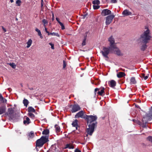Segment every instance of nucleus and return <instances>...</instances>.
<instances>
[{"mask_svg":"<svg viewBox=\"0 0 152 152\" xmlns=\"http://www.w3.org/2000/svg\"><path fill=\"white\" fill-rule=\"evenodd\" d=\"M150 34V30L147 28L141 35L140 37L137 40L138 44L142 51H144L147 48L148 46L147 44L149 42L152 37Z\"/></svg>","mask_w":152,"mask_h":152,"instance_id":"obj_1","label":"nucleus"},{"mask_svg":"<svg viewBox=\"0 0 152 152\" xmlns=\"http://www.w3.org/2000/svg\"><path fill=\"white\" fill-rule=\"evenodd\" d=\"M113 36H111L108 39V41L109 42V46L108 47L103 46L102 50L100 51V53L102 54L103 56L105 58H108V54L110 53H112V48H115L114 45H113Z\"/></svg>","mask_w":152,"mask_h":152,"instance_id":"obj_2","label":"nucleus"},{"mask_svg":"<svg viewBox=\"0 0 152 152\" xmlns=\"http://www.w3.org/2000/svg\"><path fill=\"white\" fill-rule=\"evenodd\" d=\"M113 45H114L115 48H112V53L114 52V53L115 54H116L118 56H121L123 55V54L121 53V50L119 49L117 47L116 43L115 42V40L114 38L113 37Z\"/></svg>","mask_w":152,"mask_h":152,"instance_id":"obj_3","label":"nucleus"},{"mask_svg":"<svg viewBox=\"0 0 152 152\" xmlns=\"http://www.w3.org/2000/svg\"><path fill=\"white\" fill-rule=\"evenodd\" d=\"M86 119L87 121V125L92 124L94 123L93 122L95 121L97 119V117L96 115L93 116L92 115H86Z\"/></svg>","mask_w":152,"mask_h":152,"instance_id":"obj_4","label":"nucleus"},{"mask_svg":"<svg viewBox=\"0 0 152 152\" xmlns=\"http://www.w3.org/2000/svg\"><path fill=\"white\" fill-rule=\"evenodd\" d=\"M95 125V123L92 124H90L89 125H88L89 128L86 129V131L88 133L86 136H88V134L90 136H91L92 135V134L94 131Z\"/></svg>","mask_w":152,"mask_h":152,"instance_id":"obj_5","label":"nucleus"},{"mask_svg":"<svg viewBox=\"0 0 152 152\" xmlns=\"http://www.w3.org/2000/svg\"><path fill=\"white\" fill-rule=\"evenodd\" d=\"M5 115H7L10 119L12 120L15 117V113L13 109L10 107L8 108L7 112L5 113Z\"/></svg>","mask_w":152,"mask_h":152,"instance_id":"obj_6","label":"nucleus"},{"mask_svg":"<svg viewBox=\"0 0 152 152\" xmlns=\"http://www.w3.org/2000/svg\"><path fill=\"white\" fill-rule=\"evenodd\" d=\"M105 88L103 87H101L100 88H96L94 89V93L95 95L96 94V92L97 91H99L97 94L101 96H102L105 94L104 92Z\"/></svg>","mask_w":152,"mask_h":152,"instance_id":"obj_7","label":"nucleus"},{"mask_svg":"<svg viewBox=\"0 0 152 152\" xmlns=\"http://www.w3.org/2000/svg\"><path fill=\"white\" fill-rule=\"evenodd\" d=\"M71 106L72 107L71 111L72 113L76 112L81 109L80 107L78 104H72Z\"/></svg>","mask_w":152,"mask_h":152,"instance_id":"obj_8","label":"nucleus"},{"mask_svg":"<svg viewBox=\"0 0 152 152\" xmlns=\"http://www.w3.org/2000/svg\"><path fill=\"white\" fill-rule=\"evenodd\" d=\"M84 112L83 111H80L76 114L75 115V117L76 118H81L86 119V115H84Z\"/></svg>","mask_w":152,"mask_h":152,"instance_id":"obj_9","label":"nucleus"},{"mask_svg":"<svg viewBox=\"0 0 152 152\" xmlns=\"http://www.w3.org/2000/svg\"><path fill=\"white\" fill-rule=\"evenodd\" d=\"M115 16L113 15H111L106 17L105 23L106 25L110 24L112 21Z\"/></svg>","mask_w":152,"mask_h":152,"instance_id":"obj_10","label":"nucleus"},{"mask_svg":"<svg viewBox=\"0 0 152 152\" xmlns=\"http://www.w3.org/2000/svg\"><path fill=\"white\" fill-rule=\"evenodd\" d=\"M111 13V12L110 10L108 9H105L102 10L101 13V14L103 16H105L110 15Z\"/></svg>","mask_w":152,"mask_h":152,"instance_id":"obj_11","label":"nucleus"},{"mask_svg":"<svg viewBox=\"0 0 152 152\" xmlns=\"http://www.w3.org/2000/svg\"><path fill=\"white\" fill-rule=\"evenodd\" d=\"M48 138V136L45 135L42 136L40 139L44 144L49 141Z\"/></svg>","mask_w":152,"mask_h":152,"instance_id":"obj_12","label":"nucleus"},{"mask_svg":"<svg viewBox=\"0 0 152 152\" xmlns=\"http://www.w3.org/2000/svg\"><path fill=\"white\" fill-rule=\"evenodd\" d=\"M44 144L43 143L42 141L39 139L37 140L36 142V147H42Z\"/></svg>","mask_w":152,"mask_h":152,"instance_id":"obj_13","label":"nucleus"},{"mask_svg":"<svg viewBox=\"0 0 152 152\" xmlns=\"http://www.w3.org/2000/svg\"><path fill=\"white\" fill-rule=\"evenodd\" d=\"M108 84L109 86L113 88L116 86V82L114 80H111L108 82Z\"/></svg>","mask_w":152,"mask_h":152,"instance_id":"obj_14","label":"nucleus"},{"mask_svg":"<svg viewBox=\"0 0 152 152\" xmlns=\"http://www.w3.org/2000/svg\"><path fill=\"white\" fill-rule=\"evenodd\" d=\"M124 16L131 15H132V12L127 10H124L122 13Z\"/></svg>","mask_w":152,"mask_h":152,"instance_id":"obj_15","label":"nucleus"},{"mask_svg":"<svg viewBox=\"0 0 152 152\" xmlns=\"http://www.w3.org/2000/svg\"><path fill=\"white\" fill-rule=\"evenodd\" d=\"M6 110V106L2 105L0 107V115L2 114L5 112Z\"/></svg>","mask_w":152,"mask_h":152,"instance_id":"obj_16","label":"nucleus"},{"mask_svg":"<svg viewBox=\"0 0 152 152\" xmlns=\"http://www.w3.org/2000/svg\"><path fill=\"white\" fill-rule=\"evenodd\" d=\"M77 122L78 120L77 119H75L72 122V124L73 126L75 127L76 128V130H77V128L78 127Z\"/></svg>","mask_w":152,"mask_h":152,"instance_id":"obj_17","label":"nucleus"},{"mask_svg":"<svg viewBox=\"0 0 152 152\" xmlns=\"http://www.w3.org/2000/svg\"><path fill=\"white\" fill-rule=\"evenodd\" d=\"M126 75L124 72H120L117 75V77L119 78H122Z\"/></svg>","mask_w":152,"mask_h":152,"instance_id":"obj_18","label":"nucleus"},{"mask_svg":"<svg viewBox=\"0 0 152 152\" xmlns=\"http://www.w3.org/2000/svg\"><path fill=\"white\" fill-rule=\"evenodd\" d=\"M0 102H2L4 103H7V99L4 98L2 94L0 93Z\"/></svg>","mask_w":152,"mask_h":152,"instance_id":"obj_19","label":"nucleus"},{"mask_svg":"<svg viewBox=\"0 0 152 152\" xmlns=\"http://www.w3.org/2000/svg\"><path fill=\"white\" fill-rule=\"evenodd\" d=\"M64 148L73 149L74 148V146L71 143L68 144L66 145Z\"/></svg>","mask_w":152,"mask_h":152,"instance_id":"obj_20","label":"nucleus"},{"mask_svg":"<svg viewBox=\"0 0 152 152\" xmlns=\"http://www.w3.org/2000/svg\"><path fill=\"white\" fill-rule=\"evenodd\" d=\"M28 113H34L35 112V110L32 107H29L28 108Z\"/></svg>","mask_w":152,"mask_h":152,"instance_id":"obj_21","label":"nucleus"},{"mask_svg":"<svg viewBox=\"0 0 152 152\" xmlns=\"http://www.w3.org/2000/svg\"><path fill=\"white\" fill-rule=\"evenodd\" d=\"M53 151V152H58V151L57 148H56V145H53L50 148Z\"/></svg>","mask_w":152,"mask_h":152,"instance_id":"obj_22","label":"nucleus"},{"mask_svg":"<svg viewBox=\"0 0 152 152\" xmlns=\"http://www.w3.org/2000/svg\"><path fill=\"white\" fill-rule=\"evenodd\" d=\"M130 81V83L131 84H135L136 83L135 78L134 77H132L131 78Z\"/></svg>","mask_w":152,"mask_h":152,"instance_id":"obj_23","label":"nucleus"},{"mask_svg":"<svg viewBox=\"0 0 152 152\" xmlns=\"http://www.w3.org/2000/svg\"><path fill=\"white\" fill-rule=\"evenodd\" d=\"M56 132L57 133H59L60 131V128L59 126L56 125L55 126Z\"/></svg>","mask_w":152,"mask_h":152,"instance_id":"obj_24","label":"nucleus"},{"mask_svg":"<svg viewBox=\"0 0 152 152\" xmlns=\"http://www.w3.org/2000/svg\"><path fill=\"white\" fill-rule=\"evenodd\" d=\"M35 31L37 32L38 35L40 36V38L41 39H42L43 38L42 36V34H41V31L40 30H39L37 28H36Z\"/></svg>","mask_w":152,"mask_h":152,"instance_id":"obj_25","label":"nucleus"},{"mask_svg":"<svg viewBox=\"0 0 152 152\" xmlns=\"http://www.w3.org/2000/svg\"><path fill=\"white\" fill-rule=\"evenodd\" d=\"M30 119L27 117H26V120H24L23 121V123L24 124H28L30 123Z\"/></svg>","mask_w":152,"mask_h":152,"instance_id":"obj_26","label":"nucleus"},{"mask_svg":"<svg viewBox=\"0 0 152 152\" xmlns=\"http://www.w3.org/2000/svg\"><path fill=\"white\" fill-rule=\"evenodd\" d=\"M49 133V130L48 129H44L42 132V134L43 135H47Z\"/></svg>","mask_w":152,"mask_h":152,"instance_id":"obj_27","label":"nucleus"},{"mask_svg":"<svg viewBox=\"0 0 152 152\" xmlns=\"http://www.w3.org/2000/svg\"><path fill=\"white\" fill-rule=\"evenodd\" d=\"M32 43V40L31 39H29L28 41V42H27V45L26 46L27 48H29L31 45V44Z\"/></svg>","mask_w":152,"mask_h":152,"instance_id":"obj_28","label":"nucleus"},{"mask_svg":"<svg viewBox=\"0 0 152 152\" xmlns=\"http://www.w3.org/2000/svg\"><path fill=\"white\" fill-rule=\"evenodd\" d=\"M87 32H86L85 33L86 35L84 37V39H83V42L82 43V45L83 46H84L86 45V38L87 37Z\"/></svg>","mask_w":152,"mask_h":152,"instance_id":"obj_29","label":"nucleus"},{"mask_svg":"<svg viewBox=\"0 0 152 152\" xmlns=\"http://www.w3.org/2000/svg\"><path fill=\"white\" fill-rule=\"evenodd\" d=\"M23 103L24 106L27 107L28 104L29 102L27 99H24L23 101Z\"/></svg>","mask_w":152,"mask_h":152,"instance_id":"obj_30","label":"nucleus"},{"mask_svg":"<svg viewBox=\"0 0 152 152\" xmlns=\"http://www.w3.org/2000/svg\"><path fill=\"white\" fill-rule=\"evenodd\" d=\"M100 3L99 0H94L92 1V4L93 5H99L100 4Z\"/></svg>","mask_w":152,"mask_h":152,"instance_id":"obj_31","label":"nucleus"},{"mask_svg":"<svg viewBox=\"0 0 152 152\" xmlns=\"http://www.w3.org/2000/svg\"><path fill=\"white\" fill-rule=\"evenodd\" d=\"M28 137L29 138H32L34 136V132H31L28 134Z\"/></svg>","mask_w":152,"mask_h":152,"instance_id":"obj_32","label":"nucleus"},{"mask_svg":"<svg viewBox=\"0 0 152 152\" xmlns=\"http://www.w3.org/2000/svg\"><path fill=\"white\" fill-rule=\"evenodd\" d=\"M140 76L141 77L143 78L145 80H146L148 78V75L145 76L144 73H142Z\"/></svg>","mask_w":152,"mask_h":152,"instance_id":"obj_33","label":"nucleus"},{"mask_svg":"<svg viewBox=\"0 0 152 152\" xmlns=\"http://www.w3.org/2000/svg\"><path fill=\"white\" fill-rule=\"evenodd\" d=\"M22 3L21 1L20 0H17L16 2V4L17 6H20Z\"/></svg>","mask_w":152,"mask_h":152,"instance_id":"obj_34","label":"nucleus"},{"mask_svg":"<svg viewBox=\"0 0 152 152\" xmlns=\"http://www.w3.org/2000/svg\"><path fill=\"white\" fill-rule=\"evenodd\" d=\"M42 22L44 24V26H45L48 24V22L45 19H43L42 20Z\"/></svg>","mask_w":152,"mask_h":152,"instance_id":"obj_35","label":"nucleus"},{"mask_svg":"<svg viewBox=\"0 0 152 152\" xmlns=\"http://www.w3.org/2000/svg\"><path fill=\"white\" fill-rule=\"evenodd\" d=\"M28 114L29 117L32 118H34L35 117L34 114L31 113H28Z\"/></svg>","mask_w":152,"mask_h":152,"instance_id":"obj_36","label":"nucleus"},{"mask_svg":"<svg viewBox=\"0 0 152 152\" xmlns=\"http://www.w3.org/2000/svg\"><path fill=\"white\" fill-rule=\"evenodd\" d=\"M9 65L11 66L13 68L15 69L16 68V65L14 63H10Z\"/></svg>","mask_w":152,"mask_h":152,"instance_id":"obj_37","label":"nucleus"},{"mask_svg":"<svg viewBox=\"0 0 152 152\" xmlns=\"http://www.w3.org/2000/svg\"><path fill=\"white\" fill-rule=\"evenodd\" d=\"M93 7L94 10H96L98 9L100 6L98 5H93Z\"/></svg>","mask_w":152,"mask_h":152,"instance_id":"obj_38","label":"nucleus"},{"mask_svg":"<svg viewBox=\"0 0 152 152\" xmlns=\"http://www.w3.org/2000/svg\"><path fill=\"white\" fill-rule=\"evenodd\" d=\"M147 139L152 143V136H149L147 137Z\"/></svg>","mask_w":152,"mask_h":152,"instance_id":"obj_39","label":"nucleus"},{"mask_svg":"<svg viewBox=\"0 0 152 152\" xmlns=\"http://www.w3.org/2000/svg\"><path fill=\"white\" fill-rule=\"evenodd\" d=\"M59 23L61 26V29L62 30H64V29H65V28L63 24L61 22H59Z\"/></svg>","mask_w":152,"mask_h":152,"instance_id":"obj_40","label":"nucleus"},{"mask_svg":"<svg viewBox=\"0 0 152 152\" xmlns=\"http://www.w3.org/2000/svg\"><path fill=\"white\" fill-rule=\"evenodd\" d=\"M147 123H148L147 121H145V123L143 124L142 127L144 128H147L146 124Z\"/></svg>","mask_w":152,"mask_h":152,"instance_id":"obj_41","label":"nucleus"},{"mask_svg":"<svg viewBox=\"0 0 152 152\" xmlns=\"http://www.w3.org/2000/svg\"><path fill=\"white\" fill-rule=\"evenodd\" d=\"M63 68L64 69L65 68V67L66 66V63L64 60H63Z\"/></svg>","mask_w":152,"mask_h":152,"instance_id":"obj_42","label":"nucleus"},{"mask_svg":"<svg viewBox=\"0 0 152 152\" xmlns=\"http://www.w3.org/2000/svg\"><path fill=\"white\" fill-rule=\"evenodd\" d=\"M52 35L56 36L58 37H59V35L58 33H55L54 32L52 33Z\"/></svg>","mask_w":152,"mask_h":152,"instance_id":"obj_43","label":"nucleus"},{"mask_svg":"<svg viewBox=\"0 0 152 152\" xmlns=\"http://www.w3.org/2000/svg\"><path fill=\"white\" fill-rule=\"evenodd\" d=\"M149 113L151 116H152V106L149 109Z\"/></svg>","mask_w":152,"mask_h":152,"instance_id":"obj_44","label":"nucleus"},{"mask_svg":"<svg viewBox=\"0 0 152 152\" xmlns=\"http://www.w3.org/2000/svg\"><path fill=\"white\" fill-rule=\"evenodd\" d=\"M145 121H147V118L146 117H144L142 120V121L143 123H145Z\"/></svg>","mask_w":152,"mask_h":152,"instance_id":"obj_45","label":"nucleus"},{"mask_svg":"<svg viewBox=\"0 0 152 152\" xmlns=\"http://www.w3.org/2000/svg\"><path fill=\"white\" fill-rule=\"evenodd\" d=\"M49 44L51 46V48L52 49H54V45L51 43H50Z\"/></svg>","mask_w":152,"mask_h":152,"instance_id":"obj_46","label":"nucleus"},{"mask_svg":"<svg viewBox=\"0 0 152 152\" xmlns=\"http://www.w3.org/2000/svg\"><path fill=\"white\" fill-rule=\"evenodd\" d=\"M43 0H41V7L42 9L43 6Z\"/></svg>","mask_w":152,"mask_h":152,"instance_id":"obj_47","label":"nucleus"},{"mask_svg":"<svg viewBox=\"0 0 152 152\" xmlns=\"http://www.w3.org/2000/svg\"><path fill=\"white\" fill-rule=\"evenodd\" d=\"M1 27H2V29L3 30V31L4 32H6L7 30H6V29L4 27V26H2Z\"/></svg>","mask_w":152,"mask_h":152,"instance_id":"obj_48","label":"nucleus"},{"mask_svg":"<svg viewBox=\"0 0 152 152\" xmlns=\"http://www.w3.org/2000/svg\"><path fill=\"white\" fill-rule=\"evenodd\" d=\"M100 84V82L97 81V82H95V85H98Z\"/></svg>","mask_w":152,"mask_h":152,"instance_id":"obj_49","label":"nucleus"},{"mask_svg":"<svg viewBox=\"0 0 152 152\" xmlns=\"http://www.w3.org/2000/svg\"><path fill=\"white\" fill-rule=\"evenodd\" d=\"M75 152H81V151L80 150H79L77 148L75 150Z\"/></svg>","mask_w":152,"mask_h":152,"instance_id":"obj_50","label":"nucleus"},{"mask_svg":"<svg viewBox=\"0 0 152 152\" xmlns=\"http://www.w3.org/2000/svg\"><path fill=\"white\" fill-rule=\"evenodd\" d=\"M111 2L113 3H116L117 1L116 0H111Z\"/></svg>","mask_w":152,"mask_h":152,"instance_id":"obj_51","label":"nucleus"},{"mask_svg":"<svg viewBox=\"0 0 152 152\" xmlns=\"http://www.w3.org/2000/svg\"><path fill=\"white\" fill-rule=\"evenodd\" d=\"M52 21L54 20V14H53H53H52Z\"/></svg>","mask_w":152,"mask_h":152,"instance_id":"obj_52","label":"nucleus"},{"mask_svg":"<svg viewBox=\"0 0 152 152\" xmlns=\"http://www.w3.org/2000/svg\"><path fill=\"white\" fill-rule=\"evenodd\" d=\"M56 20L58 21V23H59V22H61L59 20V19L58 18H56Z\"/></svg>","mask_w":152,"mask_h":152,"instance_id":"obj_53","label":"nucleus"},{"mask_svg":"<svg viewBox=\"0 0 152 152\" xmlns=\"http://www.w3.org/2000/svg\"><path fill=\"white\" fill-rule=\"evenodd\" d=\"M47 33L48 34V35H52V33H50L49 32V31L48 32H47Z\"/></svg>","mask_w":152,"mask_h":152,"instance_id":"obj_54","label":"nucleus"},{"mask_svg":"<svg viewBox=\"0 0 152 152\" xmlns=\"http://www.w3.org/2000/svg\"><path fill=\"white\" fill-rule=\"evenodd\" d=\"M47 152H53V151L52 150V149H51V148H50V149L47 151Z\"/></svg>","mask_w":152,"mask_h":152,"instance_id":"obj_55","label":"nucleus"},{"mask_svg":"<svg viewBox=\"0 0 152 152\" xmlns=\"http://www.w3.org/2000/svg\"><path fill=\"white\" fill-rule=\"evenodd\" d=\"M45 32L47 33V32H48V31H47V28L45 26Z\"/></svg>","mask_w":152,"mask_h":152,"instance_id":"obj_56","label":"nucleus"},{"mask_svg":"<svg viewBox=\"0 0 152 152\" xmlns=\"http://www.w3.org/2000/svg\"><path fill=\"white\" fill-rule=\"evenodd\" d=\"M28 89L31 90H34V88H29L28 87Z\"/></svg>","mask_w":152,"mask_h":152,"instance_id":"obj_57","label":"nucleus"},{"mask_svg":"<svg viewBox=\"0 0 152 152\" xmlns=\"http://www.w3.org/2000/svg\"><path fill=\"white\" fill-rule=\"evenodd\" d=\"M135 107H137L138 108H140V106L139 105H135Z\"/></svg>","mask_w":152,"mask_h":152,"instance_id":"obj_58","label":"nucleus"},{"mask_svg":"<svg viewBox=\"0 0 152 152\" xmlns=\"http://www.w3.org/2000/svg\"><path fill=\"white\" fill-rule=\"evenodd\" d=\"M133 122H135V123H137V120H135V119L133 120Z\"/></svg>","mask_w":152,"mask_h":152,"instance_id":"obj_59","label":"nucleus"},{"mask_svg":"<svg viewBox=\"0 0 152 152\" xmlns=\"http://www.w3.org/2000/svg\"><path fill=\"white\" fill-rule=\"evenodd\" d=\"M86 16V15H84L83 16V18H84Z\"/></svg>","mask_w":152,"mask_h":152,"instance_id":"obj_60","label":"nucleus"},{"mask_svg":"<svg viewBox=\"0 0 152 152\" xmlns=\"http://www.w3.org/2000/svg\"><path fill=\"white\" fill-rule=\"evenodd\" d=\"M35 148L36 149V150L37 151H38L39 150L38 148H37V147H36Z\"/></svg>","mask_w":152,"mask_h":152,"instance_id":"obj_61","label":"nucleus"},{"mask_svg":"<svg viewBox=\"0 0 152 152\" xmlns=\"http://www.w3.org/2000/svg\"><path fill=\"white\" fill-rule=\"evenodd\" d=\"M10 1L11 3H12L14 1L13 0H10Z\"/></svg>","mask_w":152,"mask_h":152,"instance_id":"obj_62","label":"nucleus"},{"mask_svg":"<svg viewBox=\"0 0 152 152\" xmlns=\"http://www.w3.org/2000/svg\"><path fill=\"white\" fill-rule=\"evenodd\" d=\"M21 86H22V84H21Z\"/></svg>","mask_w":152,"mask_h":152,"instance_id":"obj_63","label":"nucleus"}]
</instances>
